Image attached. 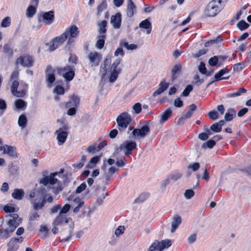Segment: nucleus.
I'll return each instance as SVG.
<instances>
[{
    "label": "nucleus",
    "instance_id": "44",
    "mask_svg": "<svg viewBox=\"0 0 251 251\" xmlns=\"http://www.w3.org/2000/svg\"><path fill=\"white\" fill-rule=\"evenodd\" d=\"M171 180L175 182L182 176V174L178 172H175L169 176Z\"/></svg>",
    "mask_w": 251,
    "mask_h": 251
},
{
    "label": "nucleus",
    "instance_id": "64",
    "mask_svg": "<svg viewBox=\"0 0 251 251\" xmlns=\"http://www.w3.org/2000/svg\"><path fill=\"white\" fill-rule=\"evenodd\" d=\"M71 206L69 204H66L62 208L61 207V209L59 213L61 214H65L67 213L70 210Z\"/></svg>",
    "mask_w": 251,
    "mask_h": 251
},
{
    "label": "nucleus",
    "instance_id": "53",
    "mask_svg": "<svg viewBox=\"0 0 251 251\" xmlns=\"http://www.w3.org/2000/svg\"><path fill=\"white\" fill-rule=\"evenodd\" d=\"M195 195L194 191L192 189H187L185 191L184 195L186 199H191Z\"/></svg>",
    "mask_w": 251,
    "mask_h": 251
},
{
    "label": "nucleus",
    "instance_id": "3",
    "mask_svg": "<svg viewBox=\"0 0 251 251\" xmlns=\"http://www.w3.org/2000/svg\"><path fill=\"white\" fill-rule=\"evenodd\" d=\"M118 128L120 131L124 130L131 122L130 115L126 112L122 113L117 118Z\"/></svg>",
    "mask_w": 251,
    "mask_h": 251
},
{
    "label": "nucleus",
    "instance_id": "24",
    "mask_svg": "<svg viewBox=\"0 0 251 251\" xmlns=\"http://www.w3.org/2000/svg\"><path fill=\"white\" fill-rule=\"evenodd\" d=\"M25 192L22 189H15L12 193V197L15 200H21L24 198Z\"/></svg>",
    "mask_w": 251,
    "mask_h": 251
},
{
    "label": "nucleus",
    "instance_id": "54",
    "mask_svg": "<svg viewBox=\"0 0 251 251\" xmlns=\"http://www.w3.org/2000/svg\"><path fill=\"white\" fill-rule=\"evenodd\" d=\"M56 183L57 184V186L53 188V193L55 195H57L61 191L63 188L62 183L60 181L58 180V182Z\"/></svg>",
    "mask_w": 251,
    "mask_h": 251
},
{
    "label": "nucleus",
    "instance_id": "61",
    "mask_svg": "<svg viewBox=\"0 0 251 251\" xmlns=\"http://www.w3.org/2000/svg\"><path fill=\"white\" fill-rule=\"evenodd\" d=\"M6 109V104L5 101V100L0 99V111H1V113L0 115H2L3 112Z\"/></svg>",
    "mask_w": 251,
    "mask_h": 251
},
{
    "label": "nucleus",
    "instance_id": "60",
    "mask_svg": "<svg viewBox=\"0 0 251 251\" xmlns=\"http://www.w3.org/2000/svg\"><path fill=\"white\" fill-rule=\"evenodd\" d=\"M200 164L199 163L196 162L193 164H190L188 166V169H191L193 171H196L200 168Z\"/></svg>",
    "mask_w": 251,
    "mask_h": 251
},
{
    "label": "nucleus",
    "instance_id": "2",
    "mask_svg": "<svg viewBox=\"0 0 251 251\" xmlns=\"http://www.w3.org/2000/svg\"><path fill=\"white\" fill-rule=\"evenodd\" d=\"M69 126L68 124L63 123L54 134L56 135L57 144L59 146L62 145L66 141L68 135Z\"/></svg>",
    "mask_w": 251,
    "mask_h": 251
},
{
    "label": "nucleus",
    "instance_id": "6",
    "mask_svg": "<svg viewBox=\"0 0 251 251\" xmlns=\"http://www.w3.org/2000/svg\"><path fill=\"white\" fill-rule=\"evenodd\" d=\"M7 217L9 218L7 222V226L11 228V231H14L22 222V219L15 213L9 214Z\"/></svg>",
    "mask_w": 251,
    "mask_h": 251
},
{
    "label": "nucleus",
    "instance_id": "43",
    "mask_svg": "<svg viewBox=\"0 0 251 251\" xmlns=\"http://www.w3.org/2000/svg\"><path fill=\"white\" fill-rule=\"evenodd\" d=\"M121 59L120 58L116 59L111 66L110 71H118V66L120 64Z\"/></svg>",
    "mask_w": 251,
    "mask_h": 251
},
{
    "label": "nucleus",
    "instance_id": "9",
    "mask_svg": "<svg viewBox=\"0 0 251 251\" xmlns=\"http://www.w3.org/2000/svg\"><path fill=\"white\" fill-rule=\"evenodd\" d=\"M89 64L92 67L98 66L101 59V55L98 52H90L88 55Z\"/></svg>",
    "mask_w": 251,
    "mask_h": 251
},
{
    "label": "nucleus",
    "instance_id": "55",
    "mask_svg": "<svg viewBox=\"0 0 251 251\" xmlns=\"http://www.w3.org/2000/svg\"><path fill=\"white\" fill-rule=\"evenodd\" d=\"M9 172L12 174H15L18 171V167L16 165L10 164L8 165Z\"/></svg>",
    "mask_w": 251,
    "mask_h": 251
},
{
    "label": "nucleus",
    "instance_id": "7",
    "mask_svg": "<svg viewBox=\"0 0 251 251\" xmlns=\"http://www.w3.org/2000/svg\"><path fill=\"white\" fill-rule=\"evenodd\" d=\"M34 59L30 55H22L20 56L16 61L17 65H21L25 67H31L33 66Z\"/></svg>",
    "mask_w": 251,
    "mask_h": 251
},
{
    "label": "nucleus",
    "instance_id": "29",
    "mask_svg": "<svg viewBox=\"0 0 251 251\" xmlns=\"http://www.w3.org/2000/svg\"><path fill=\"white\" fill-rule=\"evenodd\" d=\"M172 111L170 108L167 109L164 111L161 115V119L160 120V123L162 124L168 120V118L171 115Z\"/></svg>",
    "mask_w": 251,
    "mask_h": 251
},
{
    "label": "nucleus",
    "instance_id": "11",
    "mask_svg": "<svg viewBox=\"0 0 251 251\" xmlns=\"http://www.w3.org/2000/svg\"><path fill=\"white\" fill-rule=\"evenodd\" d=\"M55 69H53L50 65H48L45 70L46 80L50 86H51L55 80Z\"/></svg>",
    "mask_w": 251,
    "mask_h": 251
},
{
    "label": "nucleus",
    "instance_id": "41",
    "mask_svg": "<svg viewBox=\"0 0 251 251\" xmlns=\"http://www.w3.org/2000/svg\"><path fill=\"white\" fill-rule=\"evenodd\" d=\"M106 8H107V4L106 2V1H105V0H102V1L101 2V3L98 6V7L97 8V11H98L97 15H99L100 14V13L102 11H103L104 10L106 9Z\"/></svg>",
    "mask_w": 251,
    "mask_h": 251
},
{
    "label": "nucleus",
    "instance_id": "39",
    "mask_svg": "<svg viewBox=\"0 0 251 251\" xmlns=\"http://www.w3.org/2000/svg\"><path fill=\"white\" fill-rule=\"evenodd\" d=\"M36 12V9L35 7L33 5H30L26 10V15L27 17L31 18L33 16Z\"/></svg>",
    "mask_w": 251,
    "mask_h": 251
},
{
    "label": "nucleus",
    "instance_id": "51",
    "mask_svg": "<svg viewBox=\"0 0 251 251\" xmlns=\"http://www.w3.org/2000/svg\"><path fill=\"white\" fill-rule=\"evenodd\" d=\"M208 63L211 66H218V60L217 56H214L211 57L208 60Z\"/></svg>",
    "mask_w": 251,
    "mask_h": 251
},
{
    "label": "nucleus",
    "instance_id": "33",
    "mask_svg": "<svg viewBox=\"0 0 251 251\" xmlns=\"http://www.w3.org/2000/svg\"><path fill=\"white\" fill-rule=\"evenodd\" d=\"M110 72L109 80L110 82H114L117 79L119 74L120 73L121 69H118V71H109Z\"/></svg>",
    "mask_w": 251,
    "mask_h": 251
},
{
    "label": "nucleus",
    "instance_id": "38",
    "mask_svg": "<svg viewBox=\"0 0 251 251\" xmlns=\"http://www.w3.org/2000/svg\"><path fill=\"white\" fill-rule=\"evenodd\" d=\"M75 76V72L74 71V67L72 66V69L69 70L65 76L64 77L67 81L72 80Z\"/></svg>",
    "mask_w": 251,
    "mask_h": 251
},
{
    "label": "nucleus",
    "instance_id": "16",
    "mask_svg": "<svg viewBox=\"0 0 251 251\" xmlns=\"http://www.w3.org/2000/svg\"><path fill=\"white\" fill-rule=\"evenodd\" d=\"M154 243H156V246L159 251H162L165 249H168L172 244V241L169 239L164 240L161 242L155 240Z\"/></svg>",
    "mask_w": 251,
    "mask_h": 251
},
{
    "label": "nucleus",
    "instance_id": "23",
    "mask_svg": "<svg viewBox=\"0 0 251 251\" xmlns=\"http://www.w3.org/2000/svg\"><path fill=\"white\" fill-rule=\"evenodd\" d=\"M182 66L180 63L176 64L171 70V79L172 81L175 80L177 77L178 75L181 72Z\"/></svg>",
    "mask_w": 251,
    "mask_h": 251
},
{
    "label": "nucleus",
    "instance_id": "32",
    "mask_svg": "<svg viewBox=\"0 0 251 251\" xmlns=\"http://www.w3.org/2000/svg\"><path fill=\"white\" fill-rule=\"evenodd\" d=\"M106 25L107 21L105 20H103L99 24V33L100 35H104V34L106 32Z\"/></svg>",
    "mask_w": 251,
    "mask_h": 251
},
{
    "label": "nucleus",
    "instance_id": "28",
    "mask_svg": "<svg viewBox=\"0 0 251 251\" xmlns=\"http://www.w3.org/2000/svg\"><path fill=\"white\" fill-rule=\"evenodd\" d=\"M98 40L96 44V47L99 49H101L104 45L106 35H100L97 37Z\"/></svg>",
    "mask_w": 251,
    "mask_h": 251
},
{
    "label": "nucleus",
    "instance_id": "27",
    "mask_svg": "<svg viewBox=\"0 0 251 251\" xmlns=\"http://www.w3.org/2000/svg\"><path fill=\"white\" fill-rule=\"evenodd\" d=\"M108 65V59L104 60L103 63L101 65L100 74L102 78H103L107 73V66Z\"/></svg>",
    "mask_w": 251,
    "mask_h": 251
},
{
    "label": "nucleus",
    "instance_id": "40",
    "mask_svg": "<svg viewBox=\"0 0 251 251\" xmlns=\"http://www.w3.org/2000/svg\"><path fill=\"white\" fill-rule=\"evenodd\" d=\"M15 105L17 109H22L26 105V103L22 99H19L15 101Z\"/></svg>",
    "mask_w": 251,
    "mask_h": 251
},
{
    "label": "nucleus",
    "instance_id": "17",
    "mask_svg": "<svg viewBox=\"0 0 251 251\" xmlns=\"http://www.w3.org/2000/svg\"><path fill=\"white\" fill-rule=\"evenodd\" d=\"M69 219L66 215L59 213V215L53 221L52 225L53 226H62L68 223Z\"/></svg>",
    "mask_w": 251,
    "mask_h": 251
},
{
    "label": "nucleus",
    "instance_id": "30",
    "mask_svg": "<svg viewBox=\"0 0 251 251\" xmlns=\"http://www.w3.org/2000/svg\"><path fill=\"white\" fill-rule=\"evenodd\" d=\"M0 231L1 232V238L6 239L10 236L11 233H12L14 231H11V228L8 226V227L5 229H0Z\"/></svg>",
    "mask_w": 251,
    "mask_h": 251
},
{
    "label": "nucleus",
    "instance_id": "13",
    "mask_svg": "<svg viewBox=\"0 0 251 251\" xmlns=\"http://www.w3.org/2000/svg\"><path fill=\"white\" fill-rule=\"evenodd\" d=\"M122 16L120 13H117L111 17L110 23L114 28L118 29L121 27Z\"/></svg>",
    "mask_w": 251,
    "mask_h": 251
},
{
    "label": "nucleus",
    "instance_id": "52",
    "mask_svg": "<svg viewBox=\"0 0 251 251\" xmlns=\"http://www.w3.org/2000/svg\"><path fill=\"white\" fill-rule=\"evenodd\" d=\"M222 40L221 37L219 36L217 37L215 39L209 40L206 42H205L204 44V46L205 47H209L210 45H212L214 43H217L219 42H220Z\"/></svg>",
    "mask_w": 251,
    "mask_h": 251
},
{
    "label": "nucleus",
    "instance_id": "48",
    "mask_svg": "<svg viewBox=\"0 0 251 251\" xmlns=\"http://www.w3.org/2000/svg\"><path fill=\"white\" fill-rule=\"evenodd\" d=\"M210 129L213 132L218 133L221 131L222 128L220 126V125H219V124L215 123L211 126Z\"/></svg>",
    "mask_w": 251,
    "mask_h": 251
},
{
    "label": "nucleus",
    "instance_id": "45",
    "mask_svg": "<svg viewBox=\"0 0 251 251\" xmlns=\"http://www.w3.org/2000/svg\"><path fill=\"white\" fill-rule=\"evenodd\" d=\"M237 26L241 30H244L249 26V25L245 21L242 20L237 24Z\"/></svg>",
    "mask_w": 251,
    "mask_h": 251
},
{
    "label": "nucleus",
    "instance_id": "5",
    "mask_svg": "<svg viewBox=\"0 0 251 251\" xmlns=\"http://www.w3.org/2000/svg\"><path fill=\"white\" fill-rule=\"evenodd\" d=\"M150 132V128L147 125H145L140 128H135L133 130L129 136V138L139 139L144 138Z\"/></svg>",
    "mask_w": 251,
    "mask_h": 251
},
{
    "label": "nucleus",
    "instance_id": "46",
    "mask_svg": "<svg viewBox=\"0 0 251 251\" xmlns=\"http://www.w3.org/2000/svg\"><path fill=\"white\" fill-rule=\"evenodd\" d=\"M3 52L10 56H12L13 52V49L10 47V45L8 44H4L3 46Z\"/></svg>",
    "mask_w": 251,
    "mask_h": 251
},
{
    "label": "nucleus",
    "instance_id": "4",
    "mask_svg": "<svg viewBox=\"0 0 251 251\" xmlns=\"http://www.w3.org/2000/svg\"><path fill=\"white\" fill-rule=\"evenodd\" d=\"M64 169H61L58 172L51 173L49 176H44L39 181L40 183L46 186L48 184L53 185L58 182V179L56 177H60L64 172Z\"/></svg>",
    "mask_w": 251,
    "mask_h": 251
},
{
    "label": "nucleus",
    "instance_id": "63",
    "mask_svg": "<svg viewBox=\"0 0 251 251\" xmlns=\"http://www.w3.org/2000/svg\"><path fill=\"white\" fill-rule=\"evenodd\" d=\"M3 210L6 213H13L15 211V208L13 206L6 205L3 207Z\"/></svg>",
    "mask_w": 251,
    "mask_h": 251
},
{
    "label": "nucleus",
    "instance_id": "58",
    "mask_svg": "<svg viewBox=\"0 0 251 251\" xmlns=\"http://www.w3.org/2000/svg\"><path fill=\"white\" fill-rule=\"evenodd\" d=\"M193 90V87L191 85H188L182 93V95L187 97L189 95L190 92Z\"/></svg>",
    "mask_w": 251,
    "mask_h": 251
},
{
    "label": "nucleus",
    "instance_id": "15",
    "mask_svg": "<svg viewBox=\"0 0 251 251\" xmlns=\"http://www.w3.org/2000/svg\"><path fill=\"white\" fill-rule=\"evenodd\" d=\"M169 83L166 82L165 80H162L159 84L158 88L153 92L152 96L155 97L165 92L169 86Z\"/></svg>",
    "mask_w": 251,
    "mask_h": 251
},
{
    "label": "nucleus",
    "instance_id": "35",
    "mask_svg": "<svg viewBox=\"0 0 251 251\" xmlns=\"http://www.w3.org/2000/svg\"><path fill=\"white\" fill-rule=\"evenodd\" d=\"M149 194L148 193H142L137 199H135V202H143L149 198Z\"/></svg>",
    "mask_w": 251,
    "mask_h": 251
},
{
    "label": "nucleus",
    "instance_id": "1",
    "mask_svg": "<svg viewBox=\"0 0 251 251\" xmlns=\"http://www.w3.org/2000/svg\"><path fill=\"white\" fill-rule=\"evenodd\" d=\"M137 145L135 142L129 140L125 141L119 147L117 148L113 153V157H116L122 150L125 151V155L128 156L132 153L133 150L136 148Z\"/></svg>",
    "mask_w": 251,
    "mask_h": 251
},
{
    "label": "nucleus",
    "instance_id": "8",
    "mask_svg": "<svg viewBox=\"0 0 251 251\" xmlns=\"http://www.w3.org/2000/svg\"><path fill=\"white\" fill-rule=\"evenodd\" d=\"M22 237L12 238L7 244V251H17L19 248V244L23 242Z\"/></svg>",
    "mask_w": 251,
    "mask_h": 251
},
{
    "label": "nucleus",
    "instance_id": "22",
    "mask_svg": "<svg viewBox=\"0 0 251 251\" xmlns=\"http://www.w3.org/2000/svg\"><path fill=\"white\" fill-rule=\"evenodd\" d=\"M181 223V218L178 215H175L173 217L171 222V232L174 233Z\"/></svg>",
    "mask_w": 251,
    "mask_h": 251
},
{
    "label": "nucleus",
    "instance_id": "42",
    "mask_svg": "<svg viewBox=\"0 0 251 251\" xmlns=\"http://www.w3.org/2000/svg\"><path fill=\"white\" fill-rule=\"evenodd\" d=\"M215 144L216 143H215V141H213L212 139H211L206 142L203 143L201 147L203 149H206L207 148L211 149L215 145Z\"/></svg>",
    "mask_w": 251,
    "mask_h": 251
},
{
    "label": "nucleus",
    "instance_id": "10",
    "mask_svg": "<svg viewBox=\"0 0 251 251\" xmlns=\"http://www.w3.org/2000/svg\"><path fill=\"white\" fill-rule=\"evenodd\" d=\"M66 40L67 36L66 35V33H62L60 36H58L54 38L52 40V45L50 46V51L54 50Z\"/></svg>",
    "mask_w": 251,
    "mask_h": 251
},
{
    "label": "nucleus",
    "instance_id": "50",
    "mask_svg": "<svg viewBox=\"0 0 251 251\" xmlns=\"http://www.w3.org/2000/svg\"><path fill=\"white\" fill-rule=\"evenodd\" d=\"M19 85V83L17 80L13 81L11 86V91L13 95H14V94L18 91L17 88Z\"/></svg>",
    "mask_w": 251,
    "mask_h": 251
},
{
    "label": "nucleus",
    "instance_id": "59",
    "mask_svg": "<svg viewBox=\"0 0 251 251\" xmlns=\"http://www.w3.org/2000/svg\"><path fill=\"white\" fill-rule=\"evenodd\" d=\"M10 24V19L9 17H7L2 20L1 23V26L3 27L8 26Z\"/></svg>",
    "mask_w": 251,
    "mask_h": 251
},
{
    "label": "nucleus",
    "instance_id": "18",
    "mask_svg": "<svg viewBox=\"0 0 251 251\" xmlns=\"http://www.w3.org/2000/svg\"><path fill=\"white\" fill-rule=\"evenodd\" d=\"M136 6L132 0H128L126 9L127 17L131 18L136 13Z\"/></svg>",
    "mask_w": 251,
    "mask_h": 251
},
{
    "label": "nucleus",
    "instance_id": "36",
    "mask_svg": "<svg viewBox=\"0 0 251 251\" xmlns=\"http://www.w3.org/2000/svg\"><path fill=\"white\" fill-rule=\"evenodd\" d=\"M101 157V155L100 156H95L92 157L90 161H89L87 167L89 168H92L94 167L96 164L98 163V162L100 160Z\"/></svg>",
    "mask_w": 251,
    "mask_h": 251
},
{
    "label": "nucleus",
    "instance_id": "20",
    "mask_svg": "<svg viewBox=\"0 0 251 251\" xmlns=\"http://www.w3.org/2000/svg\"><path fill=\"white\" fill-rule=\"evenodd\" d=\"M229 72L230 70L227 68H224V69H221L218 73L215 74L214 75L215 81H219L221 79H228L229 77V76H224L223 77H222V76L229 73Z\"/></svg>",
    "mask_w": 251,
    "mask_h": 251
},
{
    "label": "nucleus",
    "instance_id": "19",
    "mask_svg": "<svg viewBox=\"0 0 251 251\" xmlns=\"http://www.w3.org/2000/svg\"><path fill=\"white\" fill-rule=\"evenodd\" d=\"M80 99L75 95H73L70 98L69 100L66 102L65 106L66 108L75 107L76 108L79 104Z\"/></svg>",
    "mask_w": 251,
    "mask_h": 251
},
{
    "label": "nucleus",
    "instance_id": "26",
    "mask_svg": "<svg viewBox=\"0 0 251 251\" xmlns=\"http://www.w3.org/2000/svg\"><path fill=\"white\" fill-rule=\"evenodd\" d=\"M139 27L141 28L147 29V33L150 34L151 30V25L148 19H146L142 21L139 25Z\"/></svg>",
    "mask_w": 251,
    "mask_h": 251
},
{
    "label": "nucleus",
    "instance_id": "31",
    "mask_svg": "<svg viewBox=\"0 0 251 251\" xmlns=\"http://www.w3.org/2000/svg\"><path fill=\"white\" fill-rule=\"evenodd\" d=\"M72 69V66L70 65H67L63 68L62 67H56L55 70L57 71L59 75H62L63 77L65 76L67 72Z\"/></svg>",
    "mask_w": 251,
    "mask_h": 251
},
{
    "label": "nucleus",
    "instance_id": "57",
    "mask_svg": "<svg viewBox=\"0 0 251 251\" xmlns=\"http://www.w3.org/2000/svg\"><path fill=\"white\" fill-rule=\"evenodd\" d=\"M208 116L209 118L213 120H215L218 119L219 114L215 110L211 111L208 113Z\"/></svg>",
    "mask_w": 251,
    "mask_h": 251
},
{
    "label": "nucleus",
    "instance_id": "62",
    "mask_svg": "<svg viewBox=\"0 0 251 251\" xmlns=\"http://www.w3.org/2000/svg\"><path fill=\"white\" fill-rule=\"evenodd\" d=\"M86 187V184L85 182L81 184L79 186H78L75 190V193L76 194H79L84 191Z\"/></svg>",
    "mask_w": 251,
    "mask_h": 251
},
{
    "label": "nucleus",
    "instance_id": "34",
    "mask_svg": "<svg viewBox=\"0 0 251 251\" xmlns=\"http://www.w3.org/2000/svg\"><path fill=\"white\" fill-rule=\"evenodd\" d=\"M18 125L22 127V128H25L26 126L27 119L25 115L22 114L19 117Z\"/></svg>",
    "mask_w": 251,
    "mask_h": 251
},
{
    "label": "nucleus",
    "instance_id": "56",
    "mask_svg": "<svg viewBox=\"0 0 251 251\" xmlns=\"http://www.w3.org/2000/svg\"><path fill=\"white\" fill-rule=\"evenodd\" d=\"M132 108L136 114H139L142 110L141 104L139 102L136 103L133 105Z\"/></svg>",
    "mask_w": 251,
    "mask_h": 251
},
{
    "label": "nucleus",
    "instance_id": "25",
    "mask_svg": "<svg viewBox=\"0 0 251 251\" xmlns=\"http://www.w3.org/2000/svg\"><path fill=\"white\" fill-rule=\"evenodd\" d=\"M236 115V111L232 108H230L227 110L225 115V120L226 122L231 121Z\"/></svg>",
    "mask_w": 251,
    "mask_h": 251
},
{
    "label": "nucleus",
    "instance_id": "49",
    "mask_svg": "<svg viewBox=\"0 0 251 251\" xmlns=\"http://www.w3.org/2000/svg\"><path fill=\"white\" fill-rule=\"evenodd\" d=\"M125 157L122 156L120 158H117L116 165L117 167H122L125 165Z\"/></svg>",
    "mask_w": 251,
    "mask_h": 251
},
{
    "label": "nucleus",
    "instance_id": "21",
    "mask_svg": "<svg viewBox=\"0 0 251 251\" xmlns=\"http://www.w3.org/2000/svg\"><path fill=\"white\" fill-rule=\"evenodd\" d=\"M42 17L46 25H50L54 21V12L51 10L49 12H45L43 14Z\"/></svg>",
    "mask_w": 251,
    "mask_h": 251
},
{
    "label": "nucleus",
    "instance_id": "37",
    "mask_svg": "<svg viewBox=\"0 0 251 251\" xmlns=\"http://www.w3.org/2000/svg\"><path fill=\"white\" fill-rule=\"evenodd\" d=\"M38 200L37 198L35 199L30 200V201L31 203L32 204L33 208L35 210H37L38 209L42 208L40 204V201L41 200V199L39 200L38 201H37Z\"/></svg>",
    "mask_w": 251,
    "mask_h": 251
},
{
    "label": "nucleus",
    "instance_id": "14",
    "mask_svg": "<svg viewBox=\"0 0 251 251\" xmlns=\"http://www.w3.org/2000/svg\"><path fill=\"white\" fill-rule=\"evenodd\" d=\"M79 33V31L78 27L75 25H73L70 27H68L63 33H66L67 39L69 35H70L71 38H76L78 36Z\"/></svg>",
    "mask_w": 251,
    "mask_h": 251
},
{
    "label": "nucleus",
    "instance_id": "47",
    "mask_svg": "<svg viewBox=\"0 0 251 251\" xmlns=\"http://www.w3.org/2000/svg\"><path fill=\"white\" fill-rule=\"evenodd\" d=\"M245 66L246 65L244 63H238L233 65V69L234 71L240 72L242 71Z\"/></svg>",
    "mask_w": 251,
    "mask_h": 251
},
{
    "label": "nucleus",
    "instance_id": "12",
    "mask_svg": "<svg viewBox=\"0 0 251 251\" xmlns=\"http://www.w3.org/2000/svg\"><path fill=\"white\" fill-rule=\"evenodd\" d=\"M0 151H3L4 154H6L12 157H17V153L15 151V148L11 146L7 145L0 147Z\"/></svg>",
    "mask_w": 251,
    "mask_h": 251
}]
</instances>
